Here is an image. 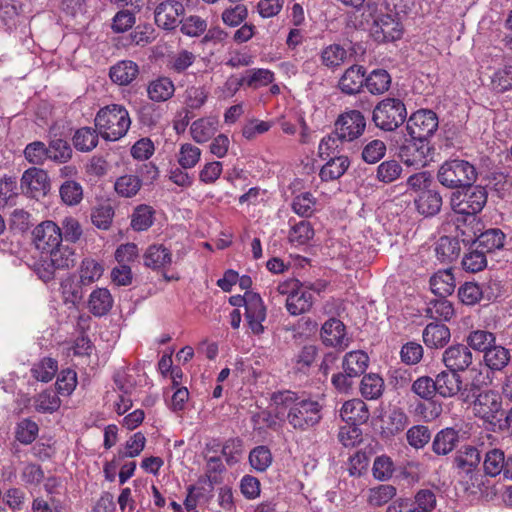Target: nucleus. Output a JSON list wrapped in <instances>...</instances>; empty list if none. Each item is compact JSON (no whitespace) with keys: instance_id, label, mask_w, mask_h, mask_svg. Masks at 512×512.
I'll return each instance as SVG.
<instances>
[{"instance_id":"obj_16","label":"nucleus","mask_w":512,"mask_h":512,"mask_svg":"<svg viewBox=\"0 0 512 512\" xmlns=\"http://www.w3.org/2000/svg\"><path fill=\"white\" fill-rule=\"evenodd\" d=\"M442 361L449 370L459 372L472 364L473 355L468 345L454 344L443 352Z\"/></svg>"},{"instance_id":"obj_45","label":"nucleus","mask_w":512,"mask_h":512,"mask_svg":"<svg viewBox=\"0 0 512 512\" xmlns=\"http://www.w3.org/2000/svg\"><path fill=\"white\" fill-rule=\"evenodd\" d=\"M73 143L77 150L89 152L98 144V133L91 127L80 128L74 134Z\"/></svg>"},{"instance_id":"obj_41","label":"nucleus","mask_w":512,"mask_h":512,"mask_svg":"<svg viewBox=\"0 0 512 512\" xmlns=\"http://www.w3.org/2000/svg\"><path fill=\"white\" fill-rule=\"evenodd\" d=\"M81 286L83 285L80 283V280L76 281L73 276H67L62 279L60 283V292L66 304H72L75 306L82 300L83 291Z\"/></svg>"},{"instance_id":"obj_52","label":"nucleus","mask_w":512,"mask_h":512,"mask_svg":"<svg viewBox=\"0 0 512 512\" xmlns=\"http://www.w3.org/2000/svg\"><path fill=\"white\" fill-rule=\"evenodd\" d=\"M62 201L68 206H75L83 199V188L74 180H66L59 189Z\"/></svg>"},{"instance_id":"obj_34","label":"nucleus","mask_w":512,"mask_h":512,"mask_svg":"<svg viewBox=\"0 0 512 512\" xmlns=\"http://www.w3.org/2000/svg\"><path fill=\"white\" fill-rule=\"evenodd\" d=\"M350 161L347 156L332 157L320 170L319 176L323 181L339 179L347 171Z\"/></svg>"},{"instance_id":"obj_53","label":"nucleus","mask_w":512,"mask_h":512,"mask_svg":"<svg viewBox=\"0 0 512 512\" xmlns=\"http://www.w3.org/2000/svg\"><path fill=\"white\" fill-rule=\"evenodd\" d=\"M142 186L141 179L136 175H123L115 182V191L122 197L135 196Z\"/></svg>"},{"instance_id":"obj_26","label":"nucleus","mask_w":512,"mask_h":512,"mask_svg":"<svg viewBox=\"0 0 512 512\" xmlns=\"http://www.w3.org/2000/svg\"><path fill=\"white\" fill-rule=\"evenodd\" d=\"M417 211L424 216L436 215L442 206V197L435 190H423L414 200Z\"/></svg>"},{"instance_id":"obj_2","label":"nucleus","mask_w":512,"mask_h":512,"mask_svg":"<svg viewBox=\"0 0 512 512\" xmlns=\"http://www.w3.org/2000/svg\"><path fill=\"white\" fill-rule=\"evenodd\" d=\"M130 125L127 109L117 104L101 108L95 117V126L100 135L109 141H116L125 136Z\"/></svg>"},{"instance_id":"obj_4","label":"nucleus","mask_w":512,"mask_h":512,"mask_svg":"<svg viewBox=\"0 0 512 512\" xmlns=\"http://www.w3.org/2000/svg\"><path fill=\"white\" fill-rule=\"evenodd\" d=\"M366 12L373 21L371 33L376 41L389 42L402 37L404 28L397 13H384L373 3H367Z\"/></svg>"},{"instance_id":"obj_1","label":"nucleus","mask_w":512,"mask_h":512,"mask_svg":"<svg viewBox=\"0 0 512 512\" xmlns=\"http://www.w3.org/2000/svg\"><path fill=\"white\" fill-rule=\"evenodd\" d=\"M284 403L288 409L286 420L295 430L308 431L317 426L322 419V405L313 398L287 392Z\"/></svg>"},{"instance_id":"obj_60","label":"nucleus","mask_w":512,"mask_h":512,"mask_svg":"<svg viewBox=\"0 0 512 512\" xmlns=\"http://www.w3.org/2000/svg\"><path fill=\"white\" fill-rule=\"evenodd\" d=\"M72 157L69 143L63 139H53L48 147V158L55 162L65 163Z\"/></svg>"},{"instance_id":"obj_5","label":"nucleus","mask_w":512,"mask_h":512,"mask_svg":"<svg viewBox=\"0 0 512 512\" xmlns=\"http://www.w3.org/2000/svg\"><path fill=\"white\" fill-rule=\"evenodd\" d=\"M406 117V107L401 100L386 98L374 108L372 120L378 128L393 131L405 121Z\"/></svg>"},{"instance_id":"obj_56","label":"nucleus","mask_w":512,"mask_h":512,"mask_svg":"<svg viewBox=\"0 0 512 512\" xmlns=\"http://www.w3.org/2000/svg\"><path fill=\"white\" fill-rule=\"evenodd\" d=\"M201 158V149L191 143L180 146L178 163L183 169H191L197 165Z\"/></svg>"},{"instance_id":"obj_33","label":"nucleus","mask_w":512,"mask_h":512,"mask_svg":"<svg viewBox=\"0 0 512 512\" xmlns=\"http://www.w3.org/2000/svg\"><path fill=\"white\" fill-rule=\"evenodd\" d=\"M430 287L435 295L446 297L455 289V279L450 269L440 270L430 278Z\"/></svg>"},{"instance_id":"obj_57","label":"nucleus","mask_w":512,"mask_h":512,"mask_svg":"<svg viewBox=\"0 0 512 512\" xmlns=\"http://www.w3.org/2000/svg\"><path fill=\"white\" fill-rule=\"evenodd\" d=\"M386 144L379 139H373L362 148L361 157L368 164H375L380 161L386 153Z\"/></svg>"},{"instance_id":"obj_30","label":"nucleus","mask_w":512,"mask_h":512,"mask_svg":"<svg viewBox=\"0 0 512 512\" xmlns=\"http://www.w3.org/2000/svg\"><path fill=\"white\" fill-rule=\"evenodd\" d=\"M469 349L481 352L483 355L497 343L496 335L485 329H473L466 336Z\"/></svg>"},{"instance_id":"obj_48","label":"nucleus","mask_w":512,"mask_h":512,"mask_svg":"<svg viewBox=\"0 0 512 512\" xmlns=\"http://www.w3.org/2000/svg\"><path fill=\"white\" fill-rule=\"evenodd\" d=\"M273 456L267 446L260 445L249 453V463L258 472L266 471L272 464Z\"/></svg>"},{"instance_id":"obj_58","label":"nucleus","mask_w":512,"mask_h":512,"mask_svg":"<svg viewBox=\"0 0 512 512\" xmlns=\"http://www.w3.org/2000/svg\"><path fill=\"white\" fill-rule=\"evenodd\" d=\"M34 407L40 413H53L60 407V399L52 390H46L34 398Z\"/></svg>"},{"instance_id":"obj_23","label":"nucleus","mask_w":512,"mask_h":512,"mask_svg":"<svg viewBox=\"0 0 512 512\" xmlns=\"http://www.w3.org/2000/svg\"><path fill=\"white\" fill-rule=\"evenodd\" d=\"M340 416L343 421L350 425H359L368 420L369 412L362 400L352 399L343 404Z\"/></svg>"},{"instance_id":"obj_55","label":"nucleus","mask_w":512,"mask_h":512,"mask_svg":"<svg viewBox=\"0 0 512 512\" xmlns=\"http://www.w3.org/2000/svg\"><path fill=\"white\" fill-rule=\"evenodd\" d=\"M248 17V8L244 4H236L225 8L221 14L222 22L229 27L241 25Z\"/></svg>"},{"instance_id":"obj_3","label":"nucleus","mask_w":512,"mask_h":512,"mask_svg":"<svg viewBox=\"0 0 512 512\" xmlns=\"http://www.w3.org/2000/svg\"><path fill=\"white\" fill-rule=\"evenodd\" d=\"M437 179L444 187L455 189L472 185L477 179L473 164L463 159H451L441 164Z\"/></svg>"},{"instance_id":"obj_51","label":"nucleus","mask_w":512,"mask_h":512,"mask_svg":"<svg viewBox=\"0 0 512 512\" xmlns=\"http://www.w3.org/2000/svg\"><path fill=\"white\" fill-rule=\"evenodd\" d=\"M384 388L383 379L377 374L365 375L361 381L360 391L366 399H376L381 396Z\"/></svg>"},{"instance_id":"obj_44","label":"nucleus","mask_w":512,"mask_h":512,"mask_svg":"<svg viewBox=\"0 0 512 512\" xmlns=\"http://www.w3.org/2000/svg\"><path fill=\"white\" fill-rule=\"evenodd\" d=\"M209 98V91L204 86H190L185 90L184 103L186 111L200 110Z\"/></svg>"},{"instance_id":"obj_6","label":"nucleus","mask_w":512,"mask_h":512,"mask_svg":"<svg viewBox=\"0 0 512 512\" xmlns=\"http://www.w3.org/2000/svg\"><path fill=\"white\" fill-rule=\"evenodd\" d=\"M466 190L456 191L451 196V207L457 214L474 217L487 202V192L482 186H466Z\"/></svg>"},{"instance_id":"obj_18","label":"nucleus","mask_w":512,"mask_h":512,"mask_svg":"<svg viewBox=\"0 0 512 512\" xmlns=\"http://www.w3.org/2000/svg\"><path fill=\"white\" fill-rule=\"evenodd\" d=\"M365 73L366 70L361 65L350 66L345 70L339 80V89L347 95L359 93L365 85Z\"/></svg>"},{"instance_id":"obj_37","label":"nucleus","mask_w":512,"mask_h":512,"mask_svg":"<svg viewBox=\"0 0 512 512\" xmlns=\"http://www.w3.org/2000/svg\"><path fill=\"white\" fill-rule=\"evenodd\" d=\"M435 253L442 263L453 262L460 253L459 241L455 238L443 236L436 243Z\"/></svg>"},{"instance_id":"obj_14","label":"nucleus","mask_w":512,"mask_h":512,"mask_svg":"<svg viewBox=\"0 0 512 512\" xmlns=\"http://www.w3.org/2000/svg\"><path fill=\"white\" fill-rule=\"evenodd\" d=\"M501 409V396L492 390L479 393L473 402L474 415L489 423L496 419Z\"/></svg>"},{"instance_id":"obj_38","label":"nucleus","mask_w":512,"mask_h":512,"mask_svg":"<svg viewBox=\"0 0 512 512\" xmlns=\"http://www.w3.org/2000/svg\"><path fill=\"white\" fill-rule=\"evenodd\" d=\"M505 234L498 228H491L481 232L477 236L478 247L484 252H492L503 248L505 242Z\"/></svg>"},{"instance_id":"obj_20","label":"nucleus","mask_w":512,"mask_h":512,"mask_svg":"<svg viewBox=\"0 0 512 512\" xmlns=\"http://www.w3.org/2000/svg\"><path fill=\"white\" fill-rule=\"evenodd\" d=\"M143 259L146 267L164 270L172 264V253L162 244H152L144 252Z\"/></svg>"},{"instance_id":"obj_7","label":"nucleus","mask_w":512,"mask_h":512,"mask_svg":"<svg viewBox=\"0 0 512 512\" xmlns=\"http://www.w3.org/2000/svg\"><path fill=\"white\" fill-rule=\"evenodd\" d=\"M366 129V119L358 110H348L340 114L335 121V133L342 142H354Z\"/></svg>"},{"instance_id":"obj_28","label":"nucleus","mask_w":512,"mask_h":512,"mask_svg":"<svg viewBox=\"0 0 512 512\" xmlns=\"http://www.w3.org/2000/svg\"><path fill=\"white\" fill-rule=\"evenodd\" d=\"M459 443V433L453 428L439 431L432 442V450L437 455H447L452 452Z\"/></svg>"},{"instance_id":"obj_15","label":"nucleus","mask_w":512,"mask_h":512,"mask_svg":"<svg viewBox=\"0 0 512 512\" xmlns=\"http://www.w3.org/2000/svg\"><path fill=\"white\" fill-rule=\"evenodd\" d=\"M184 11L183 4L178 1H163L155 9V22L160 28L172 30L181 23L180 17Z\"/></svg>"},{"instance_id":"obj_13","label":"nucleus","mask_w":512,"mask_h":512,"mask_svg":"<svg viewBox=\"0 0 512 512\" xmlns=\"http://www.w3.org/2000/svg\"><path fill=\"white\" fill-rule=\"evenodd\" d=\"M20 188L30 198L40 199L46 196L50 190L47 172L36 167L27 169L21 177Z\"/></svg>"},{"instance_id":"obj_11","label":"nucleus","mask_w":512,"mask_h":512,"mask_svg":"<svg viewBox=\"0 0 512 512\" xmlns=\"http://www.w3.org/2000/svg\"><path fill=\"white\" fill-rule=\"evenodd\" d=\"M32 239L36 249L47 254L62 243L61 228L51 220L43 221L33 229Z\"/></svg>"},{"instance_id":"obj_35","label":"nucleus","mask_w":512,"mask_h":512,"mask_svg":"<svg viewBox=\"0 0 512 512\" xmlns=\"http://www.w3.org/2000/svg\"><path fill=\"white\" fill-rule=\"evenodd\" d=\"M175 92L173 82L167 77H160L149 83L148 97L154 102H164L170 99Z\"/></svg>"},{"instance_id":"obj_31","label":"nucleus","mask_w":512,"mask_h":512,"mask_svg":"<svg viewBox=\"0 0 512 512\" xmlns=\"http://www.w3.org/2000/svg\"><path fill=\"white\" fill-rule=\"evenodd\" d=\"M510 351L495 343L484 355L483 361L491 371H502L510 362Z\"/></svg>"},{"instance_id":"obj_22","label":"nucleus","mask_w":512,"mask_h":512,"mask_svg":"<svg viewBox=\"0 0 512 512\" xmlns=\"http://www.w3.org/2000/svg\"><path fill=\"white\" fill-rule=\"evenodd\" d=\"M422 337L428 348L439 349L450 341L451 333L450 329L444 324L430 323L424 328Z\"/></svg>"},{"instance_id":"obj_24","label":"nucleus","mask_w":512,"mask_h":512,"mask_svg":"<svg viewBox=\"0 0 512 512\" xmlns=\"http://www.w3.org/2000/svg\"><path fill=\"white\" fill-rule=\"evenodd\" d=\"M461 383L457 372L449 369L442 371L435 378L436 392L444 398L453 397L460 391Z\"/></svg>"},{"instance_id":"obj_9","label":"nucleus","mask_w":512,"mask_h":512,"mask_svg":"<svg viewBox=\"0 0 512 512\" xmlns=\"http://www.w3.org/2000/svg\"><path fill=\"white\" fill-rule=\"evenodd\" d=\"M438 128V117L432 110H418L408 119L406 129L413 139L428 140Z\"/></svg>"},{"instance_id":"obj_25","label":"nucleus","mask_w":512,"mask_h":512,"mask_svg":"<svg viewBox=\"0 0 512 512\" xmlns=\"http://www.w3.org/2000/svg\"><path fill=\"white\" fill-rule=\"evenodd\" d=\"M139 73L138 65L131 60H122L110 68L111 80L121 86L130 84Z\"/></svg>"},{"instance_id":"obj_50","label":"nucleus","mask_w":512,"mask_h":512,"mask_svg":"<svg viewBox=\"0 0 512 512\" xmlns=\"http://www.w3.org/2000/svg\"><path fill=\"white\" fill-rule=\"evenodd\" d=\"M427 315L434 320L449 321L454 316V308L450 301L441 297L429 303Z\"/></svg>"},{"instance_id":"obj_8","label":"nucleus","mask_w":512,"mask_h":512,"mask_svg":"<svg viewBox=\"0 0 512 512\" xmlns=\"http://www.w3.org/2000/svg\"><path fill=\"white\" fill-rule=\"evenodd\" d=\"M245 307V319L253 334L260 335L264 333L263 322L266 320V306L259 294L252 291H245L242 296Z\"/></svg>"},{"instance_id":"obj_49","label":"nucleus","mask_w":512,"mask_h":512,"mask_svg":"<svg viewBox=\"0 0 512 512\" xmlns=\"http://www.w3.org/2000/svg\"><path fill=\"white\" fill-rule=\"evenodd\" d=\"M314 236V229L310 222L302 220L290 228L289 242L296 246L306 245Z\"/></svg>"},{"instance_id":"obj_42","label":"nucleus","mask_w":512,"mask_h":512,"mask_svg":"<svg viewBox=\"0 0 512 512\" xmlns=\"http://www.w3.org/2000/svg\"><path fill=\"white\" fill-rule=\"evenodd\" d=\"M103 266L94 259H84L79 268V280L83 286L91 285L103 275Z\"/></svg>"},{"instance_id":"obj_63","label":"nucleus","mask_w":512,"mask_h":512,"mask_svg":"<svg viewBox=\"0 0 512 512\" xmlns=\"http://www.w3.org/2000/svg\"><path fill=\"white\" fill-rule=\"evenodd\" d=\"M38 431V425L34 421L23 419L17 424L15 437L20 443L28 445L36 439Z\"/></svg>"},{"instance_id":"obj_27","label":"nucleus","mask_w":512,"mask_h":512,"mask_svg":"<svg viewBox=\"0 0 512 512\" xmlns=\"http://www.w3.org/2000/svg\"><path fill=\"white\" fill-rule=\"evenodd\" d=\"M113 302V297L107 288H97L89 296L88 308L94 316L101 317L111 310Z\"/></svg>"},{"instance_id":"obj_32","label":"nucleus","mask_w":512,"mask_h":512,"mask_svg":"<svg viewBox=\"0 0 512 512\" xmlns=\"http://www.w3.org/2000/svg\"><path fill=\"white\" fill-rule=\"evenodd\" d=\"M348 56V51L344 47L334 43L321 50L320 61L328 69L335 70L347 61Z\"/></svg>"},{"instance_id":"obj_64","label":"nucleus","mask_w":512,"mask_h":512,"mask_svg":"<svg viewBox=\"0 0 512 512\" xmlns=\"http://www.w3.org/2000/svg\"><path fill=\"white\" fill-rule=\"evenodd\" d=\"M491 84L495 91L505 92L512 88V66L505 65L496 70L491 77Z\"/></svg>"},{"instance_id":"obj_21","label":"nucleus","mask_w":512,"mask_h":512,"mask_svg":"<svg viewBox=\"0 0 512 512\" xmlns=\"http://www.w3.org/2000/svg\"><path fill=\"white\" fill-rule=\"evenodd\" d=\"M313 301L312 293L302 284L290 298L285 300V307L290 315L298 316L310 311Z\"/></svg>"},{"instance_id":"obj_61","label":"nucleus","mask_w":512,"mask_h":512,"mask_svg":"<svg viewBox=\"0 0 512 512\" xmlns=\"http://www.w3.org/2000/svg\"><path fill=\"white\" fill-rule=\"evenodd\" d=\"M58 370L57 362L52 358H44L31 369L32 375L39 381L49 382Z\"/></svg>"},{"instance_id":"obj_59","label":"nucleus","mask_w":512,"mask_h":512,"mask_svg":"<svg viewBox=\"0 0 512 512\" xmlns=\"http://www.w3.org/2000/svg\"><path fill=\"white\" fill-rule=\"evenodd\" d=\"M316 199L310 192L297 195L292 202L293 211L301 217H310L315 211Z\"/></svg>"},{"instance_id":"obj_39","label":"nucleus","mask_w":512,"mask_h":512,"mask_svg":"<svg viewBox=\"0 0 512 512\" xmlns=\"http://www.w3.org/2000/svg\"><path fill=\"white\" fill-rule=\"evenodd\" d=\"M391 84V77L386 70H373L365 78V86L371 94L379 95L386 92Z\"/></svg>"},{"instance_id":"obj_62","label":"nucleus","mask_w":512,"mask_h":512,"mask_svg":"<svg viewBox=\"0 0 512 512\" xmlns=\"http://www.w3.org/2000/svg\"><path fill=\"white\" fill-rule=\"evenodd\" d=\"M435 506V494L429 489H423L416 493L410 512H431Z\"/></svg>"},{"instance_id":"obj_46","label":"nucleus","mask_w":512,"mask_h":512,"mask_svg":"<svg viewBox=\"0 0 512 512\" xmlns=\"http://www.w3.org/2000/svg\"><path fill=\"white\" fill-rule=\"evenodd\" d=\"M401 164L394 159L383 161L376 170V179L384 184L392 183L398 180L402 175Z\"/></svg>"},{"instance_id":"obj_47","label":"nucleus","mask_w":512,"mask_h":512,"mask_svg":"<svg viewBox=\"0 0 512 512\" xmlns=\"http://www.w3.org/2000/svg\"><path fill=\"white\" fill-rule=\"evenodd\" d=\"M47 255L50 257L51 265L56 269L69 268L75 264V253L68 246L60 244L52 252H48Z\"/></svg>"},{"instance_id":"obj_40","label":"nucleus","mask_w":512,"mask_h":512,"mask_svg":"<svg viewBox=\"0 0 512 512\" xmlns=\"http://www.w3.org/2000/svg\"><path fill=\"white\" fill-rule=\"evenodd\" d=\"M245 85L254 90L267 86L274 81V73L269 69L253 68L243 74Z\"/></svg>"},{"instance_id":"obj_19","label":"nucleus","mask_w":512,"mask_h":512,"mask_svg":"<svg viewBox=\"0 0 512 512\" xmlns=\"http://www.w3.org/2000/svg\"><path fill=\"white\" fill-rule=\"evenodd\" d=\"M321 338L326 346L346 347L348 339L344 324L336 318L327 320L321 328Z\"/></svg>"},{"instance_id":"obj_43","label":"nucleus","mask_w":512,"mask_h":512,"mask_svg":"<svg viewBox=\"0 0 512 512\" xmlns=\"http://www.w3.org/2000/svg\"><path fill=\"white\" fill-rule=\"evenodd\" d=\"M484 472L486 475L496 477L503 473L505 469V454L500 449H491L486 452L483 461Z\"/></svg>"},{"instance_id":"obj_10","label":"nucleus","mask_w":512,"mask_h":512,"mask_svg":"<svg viewBox=\"0 0 512 512\" xmlns=\"http://www.w3.org/2000/svg\"><path fill=\"white\" fill-rule=\"evenodd\" d=\"M481 461V456L477 448L467 445L463 446L456 455L455 462L457 466L463 469L466 473H471V484L466 487L471 493L481 491L483 483V476L479 471L473 473Z\"/></svg>"},{"instance_id":"obj_29","label":"nucleus","mask_w":512,"mask_h":512,"mask_svg":"<svg viewBox=\"0 0 512 512\" xmlns=\"http://www.w3.org/2000/svg\"><path fill=\"white\" fill-rule=\"evenodd\" d=\"M368 363V355L364 351L356 350L345 354L342 361V368L344 372L348 373V376L357 378L366 371Z\"/></svg>"},{"instance_id":"obj_17","label":"nucleus","mask_w":512,"mask_h":512,"mask_svg":"<svg viewBox=\"0 0 512 512\" xmlns=\"http://www.w3.org/2000/svg\"><path fill=\"white\" fill-rule=\"evenodd\" d=\"M219 129L216 116H205L193 121L190 125L191 138L198 144L210 141Z\"/></svg>"},{"instance_id":"obj_36","label":"nucleus","mask_w":512,"mask_h":512,"mask_svg":"<svg viewBox=\"0 0 512 512\" xmlns=\"http://www.w3.org/2000/svg\"><path fill=\"white\" fill-rule=\"evenodd\" d=\"M154 219L155 210L149 205L141 204L133 210L130 225L134 231H146L153 225Z\"/></svg>"},{"instance_id":"obj_54","label":"nucleus","mask_w":512,"mask_h":512,"mask_svg":"<svg viewBox=\"0 0 512 512\" xmlns=\"http://www.w3.org/2000/svg\"><path fill=\"white\" fill-rule=\"evenodd\" d=\"M396 495V488L392 485L382 484L369 489L367 502L371 506L379 507L388 503Z\"/></svg>"},{"instance_id":"obj_12","label":"nucleus","mask_w":512,"mask_h":512,"mask_svg":"<svg viewBox=\"0 0 512 512\" xmlns=\"http://www.w3.org/2000/svg\"><path fill=\"white\" fill-rule=\"evenodd\" d=\"M431 147L428 140L406 139L399 149V156L408 166L425 167L430 161Z\"/></svg>"}]
</instances>
